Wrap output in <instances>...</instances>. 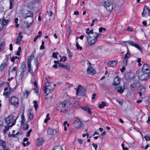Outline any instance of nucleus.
<instances>
[{
  "mask_svg": "<svg viewBox=\"0 0 150 150\" xmlns=\"http://www.w3.org/2000/svg\"><path fill=\"white\" fill-rule=\"evenodd\" d=\"M76 93L78 96H84L85 95L86 90L81 85H79L76 89Z\"/></svg>",
  "mask_w": 150,
  "mask_h": 150,
  "instance_id": "nucleus-6",
  "label": "nucleus"
},
{
  "mask_svg": "<svg viewBox=\"0 0 150 150\" xmlns=\"http://www.w3.org/2000/svg\"><path fill=\"white\" fill-rule=\"evenodd\" d=\"M44 42L43 41H42V45H41L40 48V49H41V50L45 48V47L44 46Z\"/></svg>",
  "mask_w": 150,
  "mask_h": 150,
  "instance_id": "nucleus-58",
  "label": "nucleus"
},
{
  "mask_svg": "<svg viewBox=\"0 0 150 150\" xmlns=\"http://www.w3.org/2000/svg\"><path fill=\"white\" fill-rule=\"evenodd\" d=\"M19 58L17 56H15L12 57L11 59V61L12 62H14L15 59H17V60H18Z\"/></svg>",
  "mask_w": 150,
  "mask_h": 150,
  "instance_id": "nucleus-48",
  "label": "nucleus"
},
{
  "mask_svg": "<svg viewBox=\"0 0 150 150\" xmlns=\"http://www.w3.org/2000/svg\"><path fill=\"white\" fill-rule=\"evenodd\" d=\"M10 7L9 8L11 9L13 8V6L14 0H10Z\"/></svg>",
  "mask_w": 150,
  "mask_h": 150,
  "instance_id": "nucleus-41",
  "label": "nucleus"
},
{
  "mask_svg": "<svg viewBox=\"0 0 150 150\" xmlns=\"http://www.w3.org/2000/svg\"><path fill=\"white\" fill-rule=\"evenodd\" d=\"M33 16V14L32 12L31 11H29L28 13L26 14V15L25 16H24V19L26 18L27 17H32Z\"/></svg>",
  "mask_w": 150,
  "mask_h": 150,
  "instance_id": "nucleus-29",
  "label": "nucleus"
},
{
  "mask_svg": "<svg viewBox=\"0 0 150 150\" xmlns=\"http://www.w3.org/2000/svg\"><path fill=\"white\" fill-rule=\"evenodd\" d=\"M0 21H1V23L4 27V26L6 25L10 22V20H6L4 18H3L0 20Z\"/></svg>",
  "mask_w": 150,
  "mask_h": 150,
  "instance_id": "nucleus-22",
  "label": "nucleus"
},
{
  "mask_svg": "<svg viewBox=\"0 0 150 150\" xmlns=\"http://www.w3.org/2000/svg\"><path fill=\"white\" fill-rule=\"evenodd\" d=\"M8 59L7 58H5L4 61L1 63L0 65V71H2L5 70L7 67L8 64Z\"/></svg>",
  "mask_w": 150,
  "mask_h": 150,
  "instance_id": "nucleus-9",
  "label": "nucleus"
},
{
  "mask_svg": "<svg viewBox=\"0 0 150 150\" xmlns=\"http://www.w3.org/2000/svg\"><path fill=\"white\" fill-rule=\"evenodd\" d=\"M115 14H117L119 13L120 11V8L118 7H116L115 8Z\"/></svg>",
  "mask_w": 150,
  "mask_h": 150,
  "instance_id": "nucleus-40",
  "label": "nucleus"
},
{
  "mask_svg": "<svg viewBox=\"0 0 150 150\" xmlns=\"http://www.w3.org/2000/svg\"><path fill=\"white\" fill-rule=\"evenodd\" d=\"M31 91V89L30 88H27L25 90L23 93V96L25 98H27L29 95Z\"/></svg>",
  "mask_w": 150,
  "mask_h": 150,
  "instance_id": "nucleus-17",
  "label": "nucleus"
},
{
  "mask_svg": "<svg viewBox=\"0 0 150 150\" xmlns=\"http://www.w3.org/2000/svg\"><path fill=\"white\" fill-rule=\"evenodd\" d=\"M17 69L16 67H13L11 71L9 72V74L10 75L11 73H13Z\"/></svg>",
  "mask_w": 150,
  "mask_h": 150,
  "instance_id": "nucleus-50",
  "label": "nucleus"
},
{
  "mask_svg": "<svg viewBox=\"0 0 150 150\" xmlns=\"http://www.w3.org/2000/svg\"><path fill=\"white\" fill-rule=\"evenodd\" d=\"M67 57L65 56H63L62 58H61L59 61L60 62H62L63 61L64 62H65L67 60Z\"/></svg>",
  "mask_w": 150,
  "mask_h": 150,
  "instance_id": "nucleus-47",
  "label": "nucleus"
},
{
  "mask_svg": "<svg viewBox=\"0 0 150 150\" xmlns=\"http://www.w3.org/2000/svg\"><path fill=\"white\" fill-rule=\"evenodd\" d=\"M58 52H54L53 53L52 56L53 58H57V56L58 55Z\"/></svg>",
  "mask_w": 150,
  "mask_h": 150,
  "instance_id": "nucleus-46",
  "label": "nucleus"
},
{
  "mask_svg": "<svg viewBox=\"0 0 150 150\" xmlns=\"http://www.w3.org/2000/svg\"><path fill=\"white\" fill-rule=\"evenodd\" d=\"M34 92L35 93L37 94L38 93V89L37 86V83L36 81H35L34 82Z\"/></svg>",
  "mask_w": 150,
  "mask_h": 150,
  "instance_id": "nucleus-28",
  "label": "nucleus"
},
{
  "mask_svg": "<svg viewBox=\"0 0 150 150\" xmlns=\"http://www.w3.org/2000/svg\"><path fill=\"white\" fill-rule=\"evenodd\" d=\"M82 109L89 114L91 113V111L90 109L88 106L84 107L82 108Z\"/></svg>",
  "mask_w": 150,
  "mask_h": 150,
  "instance_id": "nucleus-30",
  "label": "nucleus"
},
{
  "mask_svg": "<svg viewBox=\"0 0 150 150\" xmlns=\"http://www.w3.org/2000/svg\"><path fill=\"white\" fill-rule=\"evenodd\" d=\"M44 142V140L41 138H39L36 140L37 145L38 146H40L42 145Z\"/></svg>",
  "mask_w": 150,
  "mask_h": 150,
  "instance_id": "nucleus-21",
  "label": "nucleus"
},
{
  "mask_svg": "<svg viewBox=\"0 0 150 150\" xmlns=\"http://www.w3.org/2000/svg\"><path fill=\"white\" fill-rule=\"evenodd\" d=\"M18 19L17 18H16L15 19V23H16V28H18L19 25L17 23H18Z\"/></svg>",
  "mask_w": 150,
  "mask_h": 150,
  "instance_id": "nucleus-49",
  "label": "nucleus"
},
{
  "mask_svg": "<svg viewBox=\"0 0 150 150\" xmlns=\"http://www.w3.org/2000/svg\"><path fill=\"white\" fill-rule=\"evenodd\" d=\"M102 5L106 10L109 11H112L113 8L114 3L110 0H103L101 1Z\"/></svg>",
  "mask_w": 150,
  "mask_h": 150,
  "instance_id": "nucleus-1",
  "label": "nucleus"
},
{
  "mask_svg": "<svg viewBox=\"0 0 150 150\" xmlns=\"http://www.w3.org/2000/svg\"><path fill=\"white\" fill-rule=\"evenodd\" d=\"M131 53L129 49H127V53L125 54L124 57L123 59V65L124 66H126L127 59L128 58L130 57Z\"/></svg>",
  "mask_w": 150,
  "mask_h": 150,
  "instance_id": "nucleus-8",
  "label": "nucleus"
},
{
  "mask_svg": "<svg viewBox=\"0 0 150 150\" xmlns=\"http://www.w3.org/2000/svg\"><path fill=\"white\" fill-rule=\"evenodd\" d=\"M144 73L149 74L150 73V67L147 64H145L143 66L142 71H141Z\"/></svg>",
  "mask_w": 150,
  "mask_h": 150,
  "instance_id": "nucleus-13",
  "label": "nucleus"
},
{
  "mask_svg": "<svg viewBox=\"0 0 150 150\" xmlns=\"http://www.w3.org/2000/svg\"><path fill=\"white\" fill-rule=\"evenodd\" d=\"M53 85L52 82H46L45 86H44L43 89L45 95L47 96L51 93V91H53L54 87L56 86L55 84L53 85L54 87H52L51 86Z\"/></svg>",
  "mask_w": 150,
  "mask_h": 150,
  "instance_id": "nucleus-2",
  "label": "nucleus"
},
{
  "mask_svg": "<svg viewBox=\"0 0 150 150\" xmlns=\"http://www.w3.org/2000/svg\"><path fill=\"white\" fill-rule=\"evenodd\" d=\"M122 148L123 150H127L128 148L126 147H125L124 144H122Z\"/></svg>",
  "mask_w": 150,
  "mask_h": 150,
  "instance_id": "nucleus-59",
  "label": "nucleus"
},
{
  "mask_svg": "<svg viewBox=\"0 0 150 150\" xmlns=\"http://www.w3.org/2000/svg\"><path fill=\"white\" fill-rule=\"evenodd\" d=\"M23 33L22 32H20L18 33V35L17 38H23Z\"/></svg>",
  "mask_w": 150,
  "mask_h": 150,
  "instance_id": "nucleus-61",
  "label": "nucleus"
},
{
  "mask_svg": "<svg viewBox=\"0 0 150 150\" xmlns=\"http://www.w3.org/2000/svg\"><path fill=\"white\" fill-rule=\"evenodd\" d=\"M87 46H90L93 45L97 41V38H87Z\"/></svg>",
  "mask_w": 150,
  "mask_h": 150,
  "instance_id": "nucleus-12",
  "label": "nucleus"
},
{
  "mask_svg": "<svg viewBox=\"0 0 150 150\" xmlns=\"http://www.w3.org/2000/svg\"><path fill=\"white\" fill-rule=\"evenodd\" d=\"M24 130H26L28 129L29 127V125L28 124H26L25 125L23 124L22 126H21Z\"/></svg>",
  "mask_w": 150,
  "mask_h": 150,
  "instance_id": "nucleus-39",
  "label": "nucleus"
},
{
  "mask_svg": "<svg viewBox=\"0 0 150 150\" xmlns=\"http://www.w3.org/2000/svg\"><path fill=\"white\" fill-rule=\"evenodd\" d=\"M9 126H8L5 127V128L4 130L3 131L4 133H6L8 131L9 129Z\"/></svg>",
  "mask_w": 150,
  "mask_h": 150,
  "instance_id": "nucleus-43",
  "label": "nucleus"
},
{
  "mask_svg": "<svg viewBox=\"0 0 150 150\" xmlns=\"http://www.w3.org/2000/svg\"><path fill=\"white\" fill-rule=\"evenodd\" d=\"M28 115L29 120H31L33 119V114L31 113V112H30L29 113Z\"/></svg>",
  "mask_w": 150,
  "mask_h": 150,
  "instance_id": "nucleus-38",
  "label": "nucleus"
},
{
  "mask_svg": "<svg viewBox=\"0 0 150 150\" xmlns=\"http://www.w3.org/2000/svg\"><path fill=\"white\" fill-rule=\"evenodd\" d=\"M20 74L19 75L17 76L16 75V86L18 87L19 85V83L21 82V79L24 76V72H20Z\"/></svg>",
  "mask_w": 150,
  "mask_h": 150,
  "instance_id": "nucleus-10",
  "label": "nucleus"
},
{
  "mask_svg": "<svg viewBox=\"0 0 150 150\" xmlns=\"http://www.w3.org/2000/svg\"><path fill=\"white\" fill-rule=\"evenodd\" d=\"M146 13H147L149 16H150V9L147 8H144L142 15H145Z\"/></svg>",
  "mask_w": 150,
  "mask_h": 150,
  "instance_id": "nucleus-23",
  "label": "nucleus"
},
{
  "mask_svg": "<svg viewBox=\"0 0 150 150\" xmlns=\"http://www.w3.org/2000/svg\"><path fill=\"white\" fill-rule=\"evenodd\" d=\"M26 69V65L25 64H23L19 69L20 72H25Z\"/></svg>",
  "mask_w": 150,
  "mask_h": 150,
  "instance_id": "nucleus-25",
  "label": "nucleus"
},
{
  "mask_svg": "<svg viewBox=\"0 0 150 150\" xmlns=\"http://www.w3.org/2000/svg\"><path fill=\"white\" fill-rule=\"evenodd\" d=\"M77 39H76V47H77V48L78 50H81L82 49V47L80 46L79 44L78 43V42L77 41Z\"/></svg>",
  "mask_w": 150,
  "mask_h": 150,
  "instance_id": "nucleus-37",
  "label": "nucleus"
},
{
  "mask_svg": "<svg viewBox=\"0 0 150 150\" xmlns=\"http://www.w3.org/2000/svg\"><path fill=\"white\" fill-rule=\"evenodd\" d=\"M86 32V33L88 35L92 34L93 33V30H89V28H88L87 29V30Z\"/></svg>",
  "mask_w": 150,
  "mask_h": 150,
  "instance_id": "nucleus-36",
  "label": "nucleus"
},
{
  "mask_svg": "<svg viewBox=\"0 0 150 150\" xmlns=\"http://www.w3.org/2000/svg\"><path fill=\"white\" fill-rule=\"evenodd\" d=\"M106 30V28L102 27H100L99 29V32L100 33H101L103 32V31H105Z\"/></svg>",
  "mask_w": 150,
  "mask_h": 150,
  "instance_id": "nucleus-51",
  "label": "nucleus"
},
{
  "mask_svg": "<svg viewBox=\"0 0 150 150\" xmlns=\"http://www.w3.org/2000/svg\"><path fill=\"white\" fill-rule=\"evenodd\" d=\"M9 103L11 105L17 108L19 103L18 98L15 96H12L9 100Z\"/></svg>",
  "mask_w": 150,
  "mask_h": 150,
  "instance_id": "nucleus-5",
  "label": "nucleus"
},
{
  "mask_svg": "<svg viewBox=\"0 0 150 150\" xmlns=\"http://www.w3.org/2000/svg\"><path fill=\"white\" fill-rule=\"evenodd\" d=\"M5 43L4 42H1L0 44V51H2L4 48Z\"/></svg>",
  "mask_w": 150,
  "mask_h": 150,
  "instance_id": "nucleus-35",
  "label": "nucleus"
},
{
  "mask_svg": "<svg viewBox=\"0 0 150 150\" xmlns=\"http://www.w3.org/2000/svg\"><path fill=\"white\" fill-rule=\"evenodd\" d=\"M100 34L97 33H94V38H98V37L100 36Z\"/></svg>",
  "mask_w": 150,
  "mask_h": 150,
  "instance_id": "nucleus-60",
  "label": "nucleus"
},
{
  "mask_svg": "<svg viewBox=\"0 0 150 150\" xmlns=\"http://www.w3.org/2000/svg\"><path fill=\"white\" fill-rule=\"evenodd\" d=\"M103 49V47L101 46H95L93 48L92 53L96 52L102 50Z\"/></svg>",
  "mask_w": 150,
  "mask_h": 150,
  "instance_id": "nucleus-18",
  "label": "nucleus"
},
{
  "mask_svg": "<svg viewBox=\"0 0 150 150\" xmlns=\"http://www.w3.org/2000/svg\"><path fill=\"white\" fill-rule=\"evenodd\" d=\"M87 72L89 74H93L96 73V71L93 69L91 66H90L87 68Z\"/></svg>",
  "mask_w": 150,
  "mask_h": 150,
  "instance_id": "nucleus-19",
  "label": "nucleus"
},
{
  "mask_svg": "<svg viewBox=\"0 0 150 150\" xmlns=\"http://www.w3.org/2000/svg\"><path fill=\"white\" fill-rule=\"evenodd\" d=\"M0 145L3 148L6 146V143L5 141L1 140L0 141Z\"/></svg>",
  "mask_w": 150,
  "mask_h": 150,
  "instance_id": "nucleus-34",
  "label": "nucleus"
},
{
  "mask_svg": "<svg viewBox=\"0 0 150 150\" xmlns=\"http://www.w3.org/2000/svg\"><path fill=\"white\" fill-rule=\"evenodd\" d=\"M21 118V125L22 126V125H23V124L26 120V119L23 113L22 114Z\"/></svg>",
  "mask_w": 150,
  "mask_h": 150,
  "instance_id": "nucleus-26",
  "label": "nucleus"
},
{
  "mask_svg": "<svg viewBox=\"0 0 150 150\" xmlns=\"http://www.w3.org/2000/svg\"><path fill=\"white\" fill-rule=\"evenodd\" d=\"M116 89L117 91L120 93H122L125 90V89L123 88L122 86H119Z\"/></svg>",
  "mask_w": 150,
  "mask_h": 150,
  "instance_id": "nucleus-27",
  "label": "nucleus"
},
{
  "mask_svg": "<svg viewBox=\"0 0 150 150\" xmlns=\"http://www.w3.org/2000/svg\"><path fill=\"white\" fill-rule=\"evenodd\" d=\"M145 88L144 86H142L140 90V91L142 92H144L145 91Z\"/></svg>",
  "mask_w": 150,
  "mask_h": 150,
  "instance_id": "nucleus-62",
  "label": "nucleus"
},
{
  "mask_svg": "<svg viewBox=\"0 0 150 150\" xmlns=\"http://www.w3.org/2000/svg\"><path fill=\"white\" fill-rule=\"evenodd\" d=\"M58 66L59 67H62V68H64L66 65H63L62 63H59L58 64Z\"/></svg>",
  "mask_w": 150,
  "mask_h": 150,
  "instance_id": "nucleus-64",
  "label": "nucleus"
},
{
  "mask_svg": "<svg viewBox=\"0 0 150 150\" xmlns=\"http://www.w3.org/2000/svg\"><path fill=\"white\" fill-rule=\"evenodd\" d=\"M13 91V89L10 87H6L4 89L3 95L5 96V98H6Z\"/></svg>",
  "mask_w": 150,
  "mask_h": 150,
  "instance_id": "nucleus-11",
  "label": "nucleus"
},
{
  "mask_svg": "<svg viewBox=\"0 0 150 150\" xmlns=\"http://www.w3.org/2000/svg\"><path fill=\"white\" fill-rule=\"evenodd\" d=\"M141 84L140 83L137 81H135L130 85V89L131 90H134L136 87L138 88L140 86Z\"/></svg>",
  "mask_w": 150,
  "mask_h": 150,
  "instance_id": "nucleus-15",
  "label": "nucleus"
},
{
  "mask_svg": "<svg viewBox=\"0 0 150 150\" xmlns=\"http://www.w3.org/2000/svg\"><path fill=\"white\" fill-rule=\"evenodd\" d=\"M34 57V56L33 55H31L28 57V64H31V60Z\"/></svg>",
  "mask_w": 150,
  "mask_h": 150,
  "instance_id": "nucleus-31",
  "label": "nucleus"
},
{
  "mask_svg": "<svg viewBox=\"0 0 150 150\" xmlns=\"http://www.w3.org/2000/svg\"><path fill=\"white\" fill-rule=\"evenodd\" d=\"M126 30L130 32H133V30L131 28L129 27H128L127 28V29H126Z\"/></svg>",
  "mask_w": 150,
  "mask_h": 150,
  "instance_id": "nucleus-56",
  "label": "nucleus"
},
{
  "mask_svg": "<svg viewBox=\"0 0 150 150\" xmlns=\"http://www.w3.org/2000/svg\"><path fill=\"white\" fill-rule=\"evenodd\" d=\"M144 138L146 141H150V136H145Z\"/></svg>",
  "mask_w": 150,
  "mask_h": 150,
  "instance_id": "nucleus-54",
  "label": "nucleus"
},
{
  "mask_svg": "<svg viewBox=\"0 0 150 150\" xmlns=\"http://www.w3.org/2000/svg\"><path fill=\"white\" fill-rule=\"evenodd\" d=\"M30 64H28V72H30V71L32 70L30 67Z\"/></svg>",
  "mask_w": 150,
  "mask_h": 150,
  "instance_id": "nucleus-57",
  "label": "nucleus"
},
{
  "mask_svg": "<svg viewBox=\"0 0 150 150\" xmlns=\"http://www.w3.org/2000/svg\"><path fill=\"white\" fill-rule=\"evenodd\" d=\"M68 105L66 101L59 102L57 105L56 109L60 112H64L67 110Z\"/></svg>",
  "mask_w": 150,
  "mask_h": 150,
  "instance_id": "nucleus-3",
  "label": "nucleus"
},
{
  "mask_svg": "<svg viewBox=\"0 0 150 150\" xmlns=\"http://www.w3.org/2000/svg\"><path fill=\"white\" fill-rule=\"evenodd\" d=\"M34 106L36 110L38 108V105L37 104V103L36 101H34Z\"/></svg>",
  "mask_w": 150,
  "mask_h": 150,
  "instance_id": "nucleus-53",
  "label": "nucleus"
},
{
  "mask_svg": "<svg viewBox=\"0 0 150 150\" xmlns=\"http://www.w3.org/2000/svg\"><path fill=\"white\" fill-rule=\"evenodd\" d=\"M106 105V103L104 102H102V103L98 105V107L100 108H103Z\"/></svg>",
  "mask_w": 150,
  "mask_h": 150,
  "instance_id": "nucleus-33",
  "label": "nucleus"
},
{
  "mask_svg": "<svg viewBox=\"0 0 150 150\" xmlns=\"http://www.w3.org/2000/svg\"><path fill=\"white\" fill-rule=\"evenodd\" d=\"M21 38H17L16 40V44L19 45L20 44L21 40Z\"/></svg>",
  "mask_w": 150,
  "mask_h": 150,
  "instance_id": "nucleus-45",
  "label": "nucleus"
},
{
  "mask_svg": "<svg viewBox=\"0 0 150 150\" xmlns=\"http://www.w3.org/2000/svg\"><path fill=\"white\" fill-rule=\"evenodd\" d=\"M117 64V62L116 61H109L108 63V65H110L111 67H115L116 66Z\"/></svg>",
  "mask_w": 150,
  "mask_h": 150,
  "instance_id": "nucleus-24",
  "label": "nucleus"
},
{
  "mask_svg": "<svg viewBox=\"0 0 150 150\" xmlns=\"http://www.w3.org/2000/svg\"><path fill=\"white\" fill-rule=\"evenodd\" d=\"M108 40H107V41H109V42H110L111 43H113L115 42V41L116 40V39L115 38H112L113 39V41H111V40L112 39V38H107Z\"/></svg>",
  "mask_w": 150,
  "mask_h": 150,
  "instance_id": "nucleus-42",
  "label": "nucleus"
},
{
  "mask_svg": "<svg viewBox=\"0 0 150 150\" xmlns=\"http://www.w3.org/2000/svg\"><path fill=\"white\" fill-rule=\"evenodd\" d=\"M52 150H62V148L60 146H55L53 148Z\"/></svg>",
  "mask_w": 150,
  "mask_h": 150,
  "instance_id": "nucleus-44",
  "label": "nucleus"
},
{
  "mask_svg": "<svg viewBox=\"0 0 150 150\" xmlns=\"http://www.w3.org/2000/svg\"><path fill=\"white\" fill-rule=\"evenodd\" d=\"M137 73L139 79L142 80H146L149 77V74L141 72V71H137Z\"/></svg>",
  "mask_w": 150,
  "mask_h": 150,
  "instance_id": "nucleus-4",
  "label": "nucleus"
},
{
  "mask_svg": "<svg viewBox=\"0 0 150 150\" xmlns=\"http://www.w3.org/2000/svg\"><path fill=\"white\" fill-rule=\"evenodd\" d=\"M42 32L41 31H39L38 33V35L36 38H40L42 35Z\"/></svg>",
  "mask_w": 150,
  "mask_h": 150,
  "instance_id": "nucleus-63",
  "label": "nucleus"
},
{
  "mask_svg": "<svg viewBox=\"0 0 150 150\" xmlns=\"http://www.w3.org/2000/svg\"><path fill=\"white\" fill-rule=\"evenodd\" d=\"M53 131L52 129L50 128L47 129V133L49 135H52L53 134Z\"/></svg>",
  "mask_w": 150,
  "mask_h": 150,
  "instance_id": "nucleus-32",
  "label": "nucleus"
},
{
  "mask_svg": "<svg viewBox=\"0 0 150 150\" xmlns=\"http://www.w3.org/2000/svg\"><path fill=\"white\" fill-rule=\"evenodd\" d=\"M15 118V117L13 115H11L6 118L5 122L8 124H9L12 122Z\"/></svg>",
  "mask_w": 150,
  "mask_h": 150,
  "instance_id": "nucleus-16",
  "label": "nucleus"
},
{
  "mask_svg": "<svg viewBox=\"0 0 150 150\" xmlns=\"http://www.w3.org/2000/svg\"><path fill=\"white\" fill-rule=\"evenodd\" d=\"M127 44H128L132 46H134L138 50H139L142 52V48L138 45V44L136 43L133 41H128L126 42Z\"/></svg>",
  "mask_w": 150,
  "mask_h": 150,
  "instance_id": "nucleus-14",
  "label": "nucleus"
},
{
  "mask_svg": "<svg viewBox=\"0 0 150 150\" xmlns=\"http://www.w3.org/2000/svg\"><path fill=\"white\" fill-rule=\"evenodd\" d=\"M32 131V129H31L27 132V134L26 135V136L27 137H29L30 136V134L31 132Z\"/></svg>",
  "mask_w": 150,
  "mask_h": 150,
  "instance_id": "nucleus-55",
  "label": "nucleus"
},
{
  "mask_svg": "<svg viewBox=\"0 0 150 150\" xmlns=\"http://www.w3.org/2000/svg\"><path fill=\"white\" fill-rule=\"evenodd\" d=\"M74 126L76 129H79L81 128L83 124L80 119L77 117L74 119V121L73 123Z\"/></svg>",
  "mask_w": 150,
  "mask_h": 150,
  "instance_id": "nucleus-7",
  "label": "nucleus"
},
{
  "mask_svg": "<svg viewBox=\"0 0 150 150\" xmlns=\"http://www.w3.org/2000/svg\"><path fill=\"white\" fill-rule=\"evenodd\" d=\"M34 63L36 66L37 67L38 64V62L37 59H35L34 61Z\"/></svg>",
  "mask_w": 150,
  "mask_h": 150,
  "instance_id": "nucleus-52",
  "label": "nucleus"
},
{
  "mask_svg": "<svg viewBox=\"0 0 150 150\" xmlns=\"http://www.w3.org/2000/svg\"><path fill=\"white\" fill-rule=\"evenodd\" d=\"M120 79L118 77H116L113 80V84L115 86H117L120 84Z\"/></svg>",
  "mask_w": 150,
  "mask_h": 150,
  "instance_id": "nucleus-20",
  "label": "nucleus"
}]
</instances>
